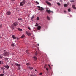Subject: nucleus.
Instances as JSON below:
<instances>
[{
    "label": "nucleus",
    "instance_id": "1",
    "mask_svg": "<svg viewBox=\"0 0 76 76\" xmlns=\"http://www.w3.org/2000/svg\"><path fill=\"white\" fill-rule=\"evenodd\" d=\"M26 1L25 0H23L22 1V2L20 3V6H23L25 4Z\"/></svg>",
    "mask_w": 76,
    "mask_h": 76
},
{
    "label": "nucleus",
    "instance_id": "2",
    "mask_svg": "<svg viewBox=\"0 0 76 76\" xmlns=\"http://www.w3.org/2000/svg\"><path fill=\"white\" fill-rule=\"evenodd\" d=\"M37 7L38 8H39V9H38L39 10H40L41 11H42L44 10V8H42V7H40L39 6H38Z\"/></svg>",
    "mask_w": 76,
    "mask_h": 76
},
{
    "label": "nucleus",
    "instance_id": "3",
    "mask_svg": "<svg viewBox=\"0 0 76 76\" xmlns=\"http://www.w3.org/2000/svg\"><path fill=\"white\" fill-rule=\"evenodd\" d=\"M4 54L5 56H9V55H10V54H9V53L7 52H5L4 53Z\"/></svg>",
    "mask_w": 76,
    "mask_h": 76
},
{
    "label": "nucleus",
    "instance_id": "4",
    "mask_svg": "<svg viewBox=\"0 0 76 76\" xmlns=\"http://www.w3.org/2000/svg\"><path fill=\"white\" fill-rule=\"evenodd\" d=\"M46 12H47V13H48L49 14H50V13H51V12L53 13H54V12H53V11H51L50 10H46Z\"/></svg>",
    "mask_w": 76,
    "mask_h": 76
},
{
    "label": "nucleus",
    "instance_id": "5",
    "mask_svg": "<svg viewBox=\"0 0 76 76\" xmlns=\"http://www.w3.org/2000/svg\"><path fill=\"white\" fill-rule=\"evenodd\" d=\"M26 34L28 35V36H30L31 34L29 33V32H28L27 31H26Z\"/></svg>",
    "mask_w": 76,
    "mask_h": 76
},
{
    "label": "nucleus",
    "instance_id": "6",
    "mask_svg": "<svg viewBox=\"0 0 76 76\" xmlns=\"http://www.w3.org/2000/svg\"><path fill=\"white\" fill-rule=\"evenodd\" d=\"M46 3L48 4V5H49V6H51V3L48 2V1H46Z\"/></svg>",
    "mask_w": 76,
    "mask_h": 76
},
{
    "label": "nucleus",
    "instance_id": "7",
    "mask_svg": "<svg viewBox=\"0 0 76 76\" xmlns=\"http://www.w3.org/2000/svg\"><path fill=\"white\" fill-rule=\"evenodd\" d=\"M41 27L40 26H39L37 27V30H41Z\"/></svg>",
    "mask_w": 76,
    "mask_h": 76
},
{
    "label": "nucleus",
    "instance_id": "8",
    "mask_svg": "<svg viewBox=\"0 0 76 76\" xmlns=\"http://www.w3.org/2000/svg\"><path fill=\"white\" fill-rule=\"evenodd\" d=\"M6 14H7V15H10L11 14V12L10 11H7L6 13Z\"/></svg>",
    "mask_w": 76,
    "mask_h": 76
},
{
    "label": "nucleus",
    "instance_id": "9",
    "mask_svg": "<svg viewBox=\"0 0 76 76\" xmlns=\"http://www.w3.org/2000/svg\"><path fill=\"white\" fill-rule=\"evenodd\" d=\"M13 25L15 26H16L18 25V23L17 22H15L13 23Z\"/></svg>",
    "mask_w": 76,
    "mask_h": 76
},
{
    "label": "nucleus",
    "instance_id": "10",
    "mask_svg": "<svg viewBox=\"0 0 76 76\" xmlns=\"http://www.w3.org/2000/svg\"><path fill=\"white\" fill-rule=\"evenodd\" d=\"M72 6L73 9H76V7L75 5H72Z\"/></svg>",
    "mask_w": 76,
    "mask_h": 76
},
{
    "label": "nucleus",
    "instance_id": "11",
    "mask_svg": "<svg viewBox=\"0 0 76 76\" xmlns=\"http://www.w3.org/2000/svg\"><path fill=\"white\" fill-rule=\"evenodd\" d=\"M4 67H5V68H6V69H9V68H10V67L8 65H7V66H5Z\"/></svg>",
    "mask_w": 76,
    "mask_h": 76
},
{
    "label": "nucleus",
    "instance_id": "12",
    "mask_svg": "<svg viewBox=\"0 0 76 76\" xmlns=\"http://www.w3.org/2000/svg\"><path fill=\"white\" fill-rule=\"evenodd\" d=\"M68 5H69V4H64V7H67V6Z\"/></svg>",
    "mask_w": 76,
    "mask_h": 76
},
{
    "label": "nucleus",
    "instance_id": "13",
    "mask_svg": "<svg viewBox=\"0 0 76 76\" xmlns=\"http://www.w3.org/2000/svg\"><path fill=\"white\" fill-rule=\"evenodd\" d=\"M33 58L34 60H37V57L36 56H34Z\"/></svg>",
    "mask_w": 76,
    "mask_h": 76
},
{
    "label": "nucleus",
    "instance_id": "14",
    "mask_svg": "<svg viewBox=\"0 0 76 76\" xmlns=\"http://www.w3.org/2000/svg\"><path fill=\"white\" fill-rule=\"evenodd\" d=\"M15 64L16 66H17L18 67H20V64H17V63H15Z\"/></svg>",
    "mask_w": 76,
    "mask_h": 76
},
{
    "label": "nucleus",
    "instance_id": "15",
    "mask_svg": "<svg viewBox=\"0 0 76 76\" xmlns=\"http://www.w3.org/2000/svg\"><path fill=\"white\" fill-rule=\"evenodd\" d=\"M12 37L14 39H16V36L14 35H13L12 36Z\"/></svg>",
    "mask_w": 76,
    "mask_h": 76
},
{
    "label": "nucleus",
    "instance_id": "16",
    "mask_svg": "<svg viewBox=\"0 0 76 76\" xmlns=\"http://www.w3.org/2000/svg\"><path fill=\"white\" fill-rule=\"evenodd\" d=\"M18 31H22V29H20V28H18Z\"/></svg>",
    "mask_w": 76,
    "mask_h": 76
},
{
    "label": "nucleus",
    "instance_id": "17",
    "mask_svg": "<svg viewBox=\"0 0 76 76\" xmlns=\"http://www.w3.org/2000/svg\"><path fill=\"white\" fill-rule=\"evenodd\" d=\"M25 37V35L24 34L21 37V38H23Z\"/></svg>",
    "mask_w": 76,
    "mask_h": 76
},
{
    "label": "nucleus",
    "instance_id": "18",
    "mask_svg": "<svg viewBox=\"0 0 76 76\" xmlns=\"http://www.w3.org/2000/svg\"><path fill=\"white\" fill-rule=\"evenodd\" d=\"M28 69H30V70H32V69H33V68H32V67H28Z\"/></svg>",
    "mask_w": 76,
    "mask_h": 76
},
{
    "label": "nucleus",
    "instance_id": "19",
    "mask_svg": "<svg viewBox=\"0 0 76 76\" xmlns=\"http://www.w3.org/2000/svg\"><path fill=\"white\" fill-rule=\"evenodd\" d=\"M22 20V19L21 18H19L18 19V20Z\"/></svg>",
    "mask_w": 76,
    "mask_h": 76
},
{
    "label": "nucleus",
    "instance_id": "20",
    "mask_svg": "<svg viewBox=\"0 0 76 76\" xmlns=\"http://www.w3.org/2000/svg\"><path fill=\"white\" fill-rule=\"evenodd\" d=\"M47 19L48 20H50V17H48V16H47Z\"/></svg>",
    "mask_w": 76,
    "mask_h": 76
},
{
    "label": "nucleus",
    "instance_id": "21",
    "mask_svg": "<svg viewBox=\"0 0 76 76\" xmlns=\"http://www.w3.org/2000/svg\"><path fill=\"white\" fill-rule=\"evenodd\" d=\"M70 2H71V3H72L73 2H75V1L73 0H71V1H70Z\"/></svg>",
    "mask_w": 76,
    "mask_h": 76
},
{
    "label": "nucleus",
    "instance_id": "22",
    "mask_svg": "<svg viewBox=\"0 0 76 76\" xmlns=\"http://www.w3.org/2000/svg\"><path fill=\"white\" fill-rule=\"evenodd\" d=\"M26 53H27V54H29V52H28V50H27L26 51Z\"/></svg>",
    "mask_w": 76,
    "mask_h": 76
},
{
    "label": "nucleus",
    "instance_id": "23",
    "mask_svg": "<svg viewBox=\"0 0 76 76\" xmlns=\"http://www.w3.org/2000/svg\"><path fill=\"white\" fill-rule=\"evenodd\" d=\"M26 65L27 66H29V65L30 64L29 63H27L26 64Z\"/></svg>",
    "mask_w": 76,
    "mask_h": 76
},
{
    "label": "nucleus",
    "instance_id": "24",
    "mask_svg": "<svg viewBox=\"0 0 76 76\" xmlns=\"http://www.w3.org/2000/svg\"><path fill=\"white\" fill-rule=\"evenodd\" d=\"M4 74H0V76H4Z\"/></svg>",
    "mask_w": 76,
    "mask_h": 76
},
{
    "label": "nucleus",
    "instance_id": "25",
    "mask_svg": "<svg viewBox=\"0 0 76 76\" xmlns=\"http://www.w3.org/2000/svg\"><path fill=\"white\" fill-rule=\"evenodd\" d=\"M35 56H37V55H38V53H37V52H36L35 53Z\"/></svg>",
    "mask_w": 76,
    "mask_h": 76
},
{
    "label": "nucleus",
    "instance_id": "26",
    "mask_svg": "<svg viewBox=\"0 0 76 76\" xmlns=\"http://www.w3.org/2000/svg\"><path fill=\"white\" fill-rule=\"evenodd\" d=\"M71 10H70V8H69L68 9V12H71Z\"/></svg>",
    "mask_w": 76,
    "mask_h": 76
},
{
    "label": "nucleus",
    "instance_id": "27",
    "mask_svg": "<svg viewBox=\"0 0 76 76\" xmlns=\"http://www.w3.org/2000/svg\"><path fill=\"white\" fill-rule=\"evenodd\" d=\"M36 25H35V26H38V24L36 23Z\"/></svg>",
    "mask_w": 76,
    "mask_h": 76
},
{
    "label": "nucleus",
    "instance_id": "28",
    "mask_svg": "<svg viewBox=\"0 0 76 76\" xmlns=\"http://www.w3.org/2000/svg\"><path fill=\"white\" fill-rule=\"evenodd\" d=\"M11 46H12L13 47H14V46H15V44H12Z\"/></svg>",
    "mask_w": 76,
    "mask_h": 76
},
{
    "label": "nucleus",
    "instance_id": "29",
    "mask_svg": "<svg viewBox=\"0 0 76 76\" xmlns=\"http://www.w3.org/2000/svg\"><path fill=\"white\" fill-rule=\"evenodd\" d=\"M57 4L58 5V6H60V4L59 3H58Z\"/></svg>",
    "mask_w": 76,
    "mask_h": 76
},
{
    "label": "nucleus",
    "instance_id": "30",
    "mask_svg": "<svg viewBox=\"0 0 76 76\" xmlns=\"http://www.w3.org/2000/svg\"><path fill=\"white\" fill-rule=\"evenodd\" d=\"M36 3L37 4H39V3L37 1H36Z\"/></svg>",
    "mask_w": 76,
    "mask_h": 76
},
{
    "label": "nucleus",
    "instance_id": "31",
    "mask_svg": "<svg viewBox=\"0 0 76 76\" xmlns=\"http://www.w3.org/2000/svg\"><path fill=\"white\" fill-rule=\"evenodd\" d=\"M34 15H33L31 17V19H34Z\"/></svg>",
    "mask_w": 76,
    "mask_h": 76
},
{
    "label": "nucleus",
    "instance_id": "32",
    "mask_svg": "<svg viewBox=\"0 0 76 76\" xmlns=\"http://www.w3.org/2000/svg\"><path fill=\"white\" fill-rule=\"evenodd\" d=\"M39 17H37V20H39Z\"/></svg>",
    "mask_w": 76,
    "mask_h": 76
},
{
    "label": "nucleus",
    "instance_id": "33",
    "mask_svg": "<svg viewBox=\"0 0 76 76\" xmlns=\"http://www.w3.org/2000/svg\"><path fill=\"white\" fill-rule=\"evenodd\" d=\"M2 28V24L0 25V28Z\"/></svg>",
    "mask_w": 76,
    "mask_h": 76
},
{
    "label": "nucleus",
    "instance_id": "34",
    "mask_svg": "<svg viewBox=\"0 0 76 76\" xmlns=\"http://www.w3.org/2000/svg\"><path fill=\"white\" fill-rule=\"evenodd\" d=\"M60 2L62 3L63 2V1H62V0H60Z\"/></svg>",
    "mask_w": 76,
    "mask_h": 76
},
{
    "label": "nucleus",
    "instance_id": "35",
    "mask_svg": "<svg viewBox=\"0 0 76 76\" xmlns=\"http://www.w3.org/2000/svg\"><path fill=\"white\" fill-rule=\"evenodd\" d=\"M42 73H40L39 74V75H42Z\"/></svg>",
    "mask_w": 76,
    "mask_h": 76
},
{
    "label": "nucleus",
    "instance_id": "36",
    "mask_svg": "<svg viewBox=\"0 0 76 76\" xmlns=\"http://www.w3.org/2000/svg\"><path fill=\"white\" fill-rule=\"evenodd\" d=\"M28 29H29V30H31V28H30V27H28Z\"/></svg>",
    "mask_w": 76,
    "mask_h": 76
},
{
    "label": "nucleus",
    "instance_id": "37",
    "mask_svg": "<svg viewBox=\"0 0 76 76\" xmlns=\"http://www.w3.org/2000/svg\"><path fill=\"white\" fill-rule=\"evenodd\" d=\"M48 66L50 68H51V67L50 66V65H48Z\"/></svg>",
    "mask_w": 76,
    "mask_h": 76
},
{
    "label": "nucleus",
    "instance_id": "38",
    "mask_svg": "<svg viewBox=\"0 0 76 76\" xmlns=\"http://www.w3.org/2000/svg\"><path fill=\"white\" fill-rule=\"evenodd\" d=\"M1 69H2V70H3V69H3V67H1Z\"/></svg>",
    "mask_w": 76,
    "mask_h": 76
},
{
    "label": "nucleus",
    "instance_id": "39",
    "mask_svg": "<svg viewBox=\"0 0 76 76\" xmlns=\"http://www.w3.org/2000/svg\"><path fill=\"white\" fill-rule=\"evenodd\" d=\"M64 13H66V11H64Z\"/></svg>",
    "mask_w": 76,
    "mask_h": 76
},
{
    "label": "nucleus",
    "instance_id": "40",
    "mask_svg": "<svg viewBox=\"0 0 76 76\" xmlns=\"http://www.w3.org/2000/svg\"><path fill=\"white\" fill-rule=\"evenodd\" d=\"M46 70H47V71H48V68H46Z\"/></svg>",
    "mask_w": 76,
    "mask_h": 76
},
{
    "label": "nucleus",
    "instance_id": "41",
    "mask_svg": "<svg viewBox=\"0 0 76 76\" xmlns=\"http://www.w3.org/2000/svg\"><path fill=\"white\" fill-rule=\"evenodd\" d=\"M37 45L39 46V44H37Z\"/></svg>",
    "mask_w": 76,
    "mask_h": 76
},
{
    "label": "nucleus",
    "instance_id": "42",
    "mask_svg": "<svg viewBox=\"0 0 76 76\" xmlns=\"http://www.w3.org/2000/svg\"><path fill=\"white\" fill-rule=\"evenodd\" d=\"M1 61H0V64H1Z\"/></svg>",
    "mask_w": 76,
    "mask_h": 76
},
{
    "label": "nucleus",
    "instance_id": "43",
    "mask_svg": "<svg viewBox=\"0 0 76 76\" xmlns=\"http://www.w3.org/2000/svg\"><path fill=\"white\" fill-rule=\"evenodd\" d=\"M6 59L7 60H8V59H7V58H6Z\"/></svg>",
    "mask_w": 76,
    "mask_h": 76
},
{
    "label": "nucleus",
    "instance_id": "44",
    "mask_svg": "<svg viewBox=\"0 0 76 76\" xmlns=\"http://www.w3.org/2000/svg\"><path fill=\"white\" fill-rule=\"evenodd\" d=\"M46 67L45 66H44V68H45V69Z\"/></svg>",
    "mask_w": 76,
    "mask_h": 76
},
{
    "label": "nucleus",
    "instance_id": "45",
    "mask_svg": "<svg viewBox=\"0 0 76 76\" xmlns=\"http://www.w3.org/2000/svg\"><path fill=\"white\" fill-rule=\"evenodd\" d=\"M0 58H1V56H0Z\"/></svg>",
    "mask_w": 76,
    "mask_h": 76
},
{
    "label": "nucleus",
    "instance_id": "46",
    "mask_svg": "<svg viewBox=\"0 0 76 76\" xmlns=\"http://www.w3.org/2000/svg\"><path fill=\"white\" fill-rule=\"evenodd\" d=\"M12 1H14V0H11Z\"/></svg>",
    "mask_w": 76,
    "mask_h": 76
},
{
    "label": "nucleus",
    "instance_id": "47",
    "mask_svg": "<svg viewBox=\"0 0 76 76\" xmlns=\"http://www.w3.org/2000/svg\"><path fill=\"white\" fill-rule=\"evenodd\" d=\"M14 54V53H12V54Z\"/></svg>",
    "mask_w": 76,
    "mask_h": 76
},
{
    "label": "nucleus",
    "instance_id": "48",
    "mask_svg": "<svg viewBox=\"0 0 76 76\" xmlns=\"http://www.w3.org/2000/svg\"><path fill=\"white\" fill-rule=\"evenodd\" d=\"M49 1H51V0H49Z\"/></svg>",
    "mask_w": 76,
    "mask_h": 76
},
{
    "label": "nucleus",
    "instance_id": "49",
    "mask_svg": "<svg viewBox=\"0 0 76 76\" xmlns=\"http://www.w3.org/2000/svg\"><path fill=\"white\" fill-rule=\"evenodd\" d=\"M35 71H37V70L35 69Z\"/></svg>",
    "mask_w": 76,
    "mask_h": 76
},
{
    "label": "nucleus",
    "instance_id": "50",
    "mask_svg": "<svg viewBox=\"0 0 76 76\" xmlns=\"http://www.w3.org/2000/svg\"><path fill=\"white\" fill-rule=\"evenodd\" d=\"M0 38H1V37L0 36Z\"/></svg>",
    "mask_w": 76,
    "mask_h": 76
}]
</instances>
